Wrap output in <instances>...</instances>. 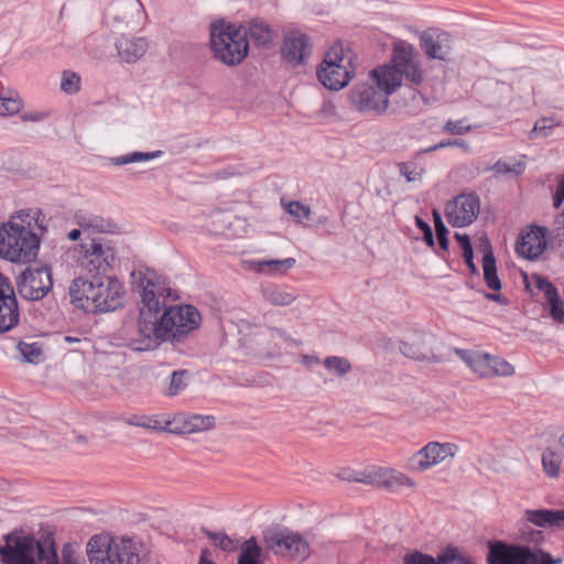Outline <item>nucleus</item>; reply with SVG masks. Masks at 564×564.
I'll return each mask as SVG.
<instances>
[{"instance_id":"obj_1","label":"nucleus","mask_w":564,"mask_h":564,"mask_svg":"<svg viewBox=\"0 0 564 564\" xmlns=\"http://www.w3.org/2000/svg\"><path fill=\"white\" fill-rule=\"evenodd\" d=\"M369 78L370 83L351 89L349 98L360 112L382 113L389 106V97L401 87L404 78L410 86H419L424 73L413 45L398 41L393 44L391 62L372 69Z\"/></svg>"},{"instance_id":"obj_2","label":"nucleus","mask_w":564,"mask_h":564,"mask_svg":"<svg viewBox=\"0 0 564 564\" xmlns=\"http://www.w3.org/2000/svg\"><path fill=\"white\" fill-rule=\"evenodd\" d=\"M162 315L154 313L151 317L140 319L141 339L130 345L138 350L154 349L161 340L181 339L200 323L199 312L192 305L164 306Z\"/></svg>"},{"instance_id":"obj_3","label":"nucleus","mask_w":564,"mask_h":564,"mask_svg":"<svg viewBox=\"0 0 564 564\" xmlns=\"http://www.w3.org/2000/svg\"><path fill=\"white\" fill-rule=\"evenodd\" d=\"M124 294L123 284L108 274L95 276L93 280L77 278L69 288L73 304L100 313L120 308L123 305Z\"/></svg>"},{"instance_id":"obj_4","label":"nucleus","mask_w":564,"mask_h":564,"mask_svg":"<svg viewBox=\"0 0 564 564\" xmlns=\"http://www.w3.org/2000/svg\"><path fill=\"white\" fill-rule=\"evenodd\" d=\"M524 539L533 545L509 544L501 541L489 543L487 564H562V557H553L539 547L544 534L539 530L524 533Z\"/></svg>"},{"instance_id":"obj_5","label":"nucleus","mask_w":564,"mask_h":564,"mask_svg":"<svg viewBox=\"0 0 564 564\" xmlns=\"http://www.w3.org/2000/svg\"><path fill=\"white\" fill-rule=\"evenodd\" d=\"M210 48L214 57L227 66L241 64L249 52L247 30L224 20L214 21L209 25Z\"/></svg>"},{"instance_id":"obj_6","label":"nucleus","mask_w":564,"mask_h":564,"mask_svg":"<svg viewBox=\"0 0 564 564\" xmlns=\"http://www.w3.org/2000/svg\"><path fill=\"white\" fill-rule=\"evenodd\" d=\"M40 239L28 226L9 220L0 224V258L13 263L35 259Z\"/></svg>"},{"instance_id":"obj_7","label":"nucleus","mask_w":564,"mask_h":564,"mask_svg":"<svg viewBox=\"0 0 564 564\" xmlns=\"http://www.w3.org/2000/svg\"><path fill=\"white\" fill-rule=\"evenodd\" d=\"M356 74L355 55L343 44L333 45L325 53L317 69L319 83L329 90H340L346 87Z\"/></svg>"},{"instance_id":"obj_8","label":"nucleus","mask_w":564,"mask_h":564,"mask_svg":"<svg viewBox=\"0 0 564 564\" xmlns=\"http://www.w3.org/2000/svg\"><path fill=\"white\" fill-rule=\"evenodd\" d=\"M90 564H141L138 545L131 539L93 536L87 544Z\"/></svg>"},{"instance_id":"obj_9","label":"nucleus","mask_w":564,"mask_h":564,"mask_svg":"<svg viewBox=\"0 0 564 564\" xmlns=\"http://www.w3.org/2000/svg\"><path fill=\"white\" fill-rule=\"evenodd\" d=\"M76 252V262L93 278L108 274L117 260L112 242L101 237L83 240Z\"/></svg>"},{"instance_id":"obj_10","label":"nucleus","mask_w":564,"mask_h":564,"mask_svg":"<svg viewBox=\"0 0 564 564\" xmlns=\"http://www.w3.org/2000/svg\"><path fill=\"white\" fill-rule=\"evenodd\" d=\"M132 278L141 289L140 319L145 321L154 313H160L161 308L165 306V299L172 296V290L165 280L153 270L134 271Z\"/></svg>"},{"instance_id":"obj_11","label":"nucleus","mask_w":564,"mask_h":564,"mask_svg":"<svg viewBox=\"0 0 564 564\" xmlns=\"http://www.w3.org/2000/svg\"><path fill=\"white\" fill-rule=\"evenodd\" d=\"M455 354L480 378L511 377L516 368L509 361L487 352L455 349Z\"/></svg>"},{"instance_id":"obj_12","label":"nucleus","mask_w":564,"mask_h":564,"mask_svg":"<svg viewBox=\"0 0 564 564\" xmlns=\"http://www.w3.org/2000/svg\"><path fill=\"white\" fill-rule=\"evenodd\" d=\"M458 452V446L451 442H429L410 459V470L424 473L435 466L451 463Z\"/></svg>"},{"instance_id":"obj_13","label":"nucleus","mask_w":564,"mask_h":564,"mask_svg":"<svg viewBox=\"0 0 564 564\" xmlns=\"http://www.w3.org/2000/svg\"><path fill=\"white\" fill-rule=\"evenodd\" d=\"M18 293L25 300L40 301L53 288L52 272L48 267L26 268L17 278Z\"/></svg>"},{"instance_id":"obj_14","label":"nucleus","mask_w":564,"mask_h":564,"mask_svg":"<svg viewBox=\"0 0 564 564\" xmlns=\"http://www.w3.org/2000/svg\"><path fill=\"white\" fill-rule=\"evenodd\" d=\"M106 21L117 30H134L142 25L144 9L140 0H113L105 13Z\"/></svg>"},{"instance_id":"obj_15","label":"nucleus","mask_w":564,"mask_h":564,"mask_svg":"<svg viewBox=\"0 0 564 564\" xmlns=\"http://www.w3.org/2000/svg\"><path fill=\"white\" fill-rule=\"evenodd\" d=\"M268 549L275 554L304 560L310 554L308 542L297 532L279 531L265 536Z\"/></svg>"},{"instance_id":"obj_16","label":"nucleus","mask_w":564,"mask_h":564,"mask_svg":"<svg viewBox=\"0 0 564 564\" xmlns=\"http://www.w3.org/2000/svg\"><path fill=\"white\" fill-rule=\"evenodd\" d=\"M479 209V197L474 193H463L447 203L445 216L452 226L465 227L477 218Z\"/></svg>"},{"instance_id":"obj_17","label":"nucleus","mask_w":564,"mask_h":564,"mask_svg":"<svg viewBox=\"0 0 564 564\" xmlns=\"http://www.w3.org/2000/svg\"><path fill=\"white\" fill-rule=\"evenodd\" d=\"M20 319L17 296L9 279L0 273V333L15 327Z\"/></svg>"},{"instance_id":"obj_18","label":"nucleus","mask_w":564,"mask_h":564,"mask_svg":"<svg viewBox=\"0 0 564 564\" xmlns=\"http://www.w3.org/2000/svg\"><path fill=\"white\" fill-rule=\"evenodd\" d=\"M546 243V228L530 226L520 232L516 250L520 257L535 260L543 253Z\"/></svg>"},{"instance_id":"obj_19","label":"nucleus","mask_w":564,"mask_h":564,"mask_svg":"<svg viewBox=\"0 0 564 564\" xmlns=\"http://www.w3.org/2000/svg\"><path fill=\"white\" fill-rule=\"evenodd\" d=\"M281 54L291 66L303 65L311 55L308 36L300 32L289 33L283 40Z\"/></svg>"},{"instance_id":"obj_20","label":"nucleus","mask_w":564,"mask_h":564,"mask_svg":"<svg viewBox=\"0 0 564 564\" xmlns=\"http://www.w3.org/2000/svg\"><path fill=\"white\" fill-rule=\"evenodd\" d=\"M370 482L390 491L402 488L416 490L417 482L406 474L390 467H379L369 474Z\"/></svg>"},{"instance_id":"obj_21","label":"nucleus","mask_w":564,"mask_h":564,"mask_svg":"<svg viewBox=\"0 0 564 564\" xmlns=\"http://www.w3.org/2000/svg\"><path fill=\"white\" fill-rule=\"evenodd\" d=\"M420 46L429 58L447 61L452 41L445 32L425 31L420 35Z\"/></svg>"},{"instance_id":"obj_22","label":"nucleus","mask_w":564,"mask_h":564,"mask_svg":"<svg viewBox=\"0 0 564 564\" xmlns=\"http://www.w3.org/2000/svg\"><path fill=\"white\" fill-rule=\"evenodd\" d=\"M116 48L123 62L133 64L147 53L149 42L144 36L122 35L116 41Z\"/></svg>"},{"instance_id":"obj_23","label":"nucleus","mask_w":564,"mask_h":564,"mask_svg":"<svg viewBox=\"0 0 564 564\" xmlns=\"http://www.w3.org/2000/svg\"><path fill=\"white\" fill-rule=\"evenodd\" d=\"M174 431L182 434L199 433L208 431L215 425L213 415L185 414L181 413L174 416Z\"/></svg>"},{"instance_id":"obj_24","label":"nucleus","mask_w":564,"mask_h":564,"mask_svg":"<svg viewBox=\"0 0 564 564\" xmlns=\"http://www.w3.org/2000/svg\"><path fill=\"white\" fill-rule=\"evenodd\" d=\"M399 349L403 356L415 360H430L434 357L425 335L421 332H414L401 341Z\"/></svg>"},{"instance_id":"obj_25","label":"nucleus","mask_w":564,"mask_h":564,"mask_svg":"<svg viewBox=\"0 0 564 564\" xmlns=\"http://www.w3.org/2000/svg\"><path fill=\"white\" fill-rule=\"evenodd\" d=\"M536 288L543 292L550 307L551 317L557 323L564 324V302L558 296L556 288L546 279L538 278Z\"/></svg>"},{"instance_id":"obj_26","label":"nucleus","mask_w":564,"mask_h":564,"mask_svg":"<svg viewBox=\"0 0 564 564\" xmlns=\"http://www.w3.org/2000/svg\"><path fill=\"white\" fill-rule=\"evenodd\" d=\"M481 247L484 252L482 270L485 282L489 289L499 291L501 289V282L497 274L496 260L491 247L487 240L482 243Z\"/></svg>"},{"instance_id":"obj_27","label":"nucleus","mask_w":564,"mask_h":564,"mask_svg":"<svg viewBox=\"0 0 564 564\" xmlns=\"http://www.w3.org/2000/svg\"><path fill=\"white\" fill-rule=\"evenodd\" d=\"M262 297L273 306H290L297 299V294L279 285H268L261 289Z\"/></svg>"},{"instance_id":"obj_28","label":"nucleus","mask_w":564,"mask_h":564,"mask_svg":"<svg viewBox=\"0 0 564 564\" xmlns=\"http://www.w3.org/2000/svg\"><path fill=\"white\" fill-rule=\"evenodd\" d=\"M246 30L247 39L250 37L258 46H267L273 40V30L263 21L253 20L246 26Z\"/></svg>"},{"instance_id":"obj_29","label":"nucleus","mask_w":564,"mask_h":564,"mask_svg":"<svg viewBox=\"0 0 564 564\" xmlns=\"http://www.w3.org/2000/svg\"><path fill=\"white\" fill-rule=\"evenodd\" d=\"M527 520L536 527H561V517L558 510H527Z\"/></svg>"},{"instance_id":"obj_30","label":"nucleus","mask_w":564,"mask_h":564,"mask_svg":"<svg viewBox=\"0 0 564 564\" xmlns=\"http://www.w3.org/2000/svg\"><path fill=\"white\" fill-rule=\"evenodd\" d=\"M76 219L84 232H107L111 228V224L107 219L97 215L80 213Z\"/></svg>"},{"instance_id":"obj_31","label":"nucleus","mask_w":564,"mask_h":564,"mask_svg":"<svg viewBox=\"0 0 564 564\" xmlns=\"http://www.w3.org/2000/svg\"><path fill=\"white\" fill-rule=\"evenodd\" d=\"M261 556L262 549L250 538L241 544L237 564H261Z\"/></svg>"},{"instance_id":"obj_32","label":"nucleus","mask_w":564,"mask_h":564,"mask_svg":"<svg viewBox=\"0 0 564 564\" xmlns=\"http://www.w3.org/2000/svg\"><path fill=\"white\" fill-rule=\"evenodd\" d=\"M295 264L294 258H286L283 260H263L256 263L257 271L267 274H284L288 270Z\"/></svg>"},{"instance_id":"obj_33","label":"nucleus","mask_w":564,"mask_h":564,"mask_svg":"<svg viewBox=\"0 0 564 564\" xmlns=\"http://www.w3.org/2000/svg\"><path fill=\"white\" fill-rule=\"evenodd\" d=\"M326 370L337 377H344L352 369L350 361L344 357L330 356L323 361Z\"/></svg>"},{"instance_id":"obj_34","label":"nucleus","mask_w":564,"mask_h":564,"mask_svg":"<svg viewBox=\"0 0 564 564\" xmlns=\"http://www.w3.org/2000/svg\"><path fill=\"white\" fill-rule=\"evenodd\" d=\"M437 564H475L457 547H447L437 555Z\"/></svg>"},{"instance_id":"obj_35","label":"nucleus","mask_w":564,"mask_h":564,"mask_svg":"<svg viewBox=\"0 0 564 564\" xmlns=\"http://www.w3.org/2000/svg\"><path fill=\"white\" fill-rule=\"evenodd\" d=\"M561 456L553 451H545L542 454V466L544 473L551 478H557L561 474Z\"/></svg>"},{"instance_id":"obj_36","label":"nucleus","mask_w":564,"mask_h":564,"mask_svg":"<svg viewBox=\"0 0 564 564\" xmlns=\"http://www.w3.org/2000/svg\"><path fill=\"white\" fill-rule=\"evenodd\" d=\"M23 108L21 97L15 93L10 96L0 97V116H13L19 113Z\"/></svg>"},{"instance_id":"obj_37","label":"nucleus","mask_w":564,"mask_h":564,"mask_svg":"<svg viewBox=\"0 0 564 564\" xmlns=\"http://www.w3.org/2000/svg\"><path fill=\"white\" fill-rule=\"evenodd\" d=\"M160 152H132L126 155L117 156L111 159L113 165L120 166L130 163H137L142 161H149L156 158Z\"/></svg>"},{"instance_id":"obj_38","label":"nucleus","mask_w":564,"mask_h":564,"mask_svg":"<svg viewBox=\"0 0 564 564\" xmlns=\"http://www.w3.org/2000/svg\"><path fill=\"white\" fill-rule=\"evenodd\" d=\"M18 349L22 356V359L26 362L37 364L41 361L42 349L37 343H24L20 341Z\"/></svg>"},{"instance_id":"obj_39","label":"nucleus","mask_w":564,"mask_h":564,"mask_svg":"<svg viewBox=\"0 0 564 564\" xmlns=\"http://www.w3.org/2000/svg\"><path fill=\"white\" fill-rule=\"evenodd\" d=\"M186 375H187V371H185V370L174 371L171 375L170 384L166 389L167 395H170V397L176 395L187 387V383L185 381Z\"/></svg>"},{"instance_id":"obj_40","label":"nucleus","mask_w":564,"mask_h":564,"mask_svg":"<svg viewBox=\"0 0 564 564\" xmlns=\"http://www.w3.org/2000/svg\"><path fill=\"white\" fill-rule=\"evenodd\" d=\"M80 88V77L70 70H65L62 76L61 89L66 94H75Z\"/></svg>"},{"instance_id":"obj_41","label":"nucleus","mask_w":564,"mask_h":564,"mask_svg":"<svg viewBox=\"0 0 564 564\" xmlns=\"http://www.w3.org/2000/svg\"><path fill=\"white\" fill-rule=\"evenodd\" d=\"M207 535L216 546L224 551H231L235 549L234 540L224 532H208Z\"/></svg>"},{"instance_id":"obj_42","label":"nucleus","mask_w":564,"mask_h":564,"mask_svg":"<svg viewBox=\"0 0 564 564\" xmlns=\"http://www.w3.org/2000/svg\"><path fill=\"white\" fill-rule=\"evenodd\" d=\"M269 337L273 341V346L278 349L291 341L290 335L283 328L270 327L268 329Z\"/></svg>"},{"instance_id":"obj_43","label":"nucleus","mask_w":564,"mask_h":564,"mask_svg":"<svg viewBox=\"0 0 564 564\" xmlns=\"http://www.w3.org/2000/svg\"><path fill=\"white\" fill-rule=\"evenodd\" d=\"M403 564H437V557L415 551L404 555Z\"/></svg>"},{"instance_id":"obj_44","label":"nucleus","mask_w":564,"mask_h":564,"mask_svg":"<svg viewBox=\"0 0 564 564\" xmlns=\"http://www.w3.org/2000/svg\"><path fill=\"white\" fill-rule=\"evenodd\" d=\"M491 170L496 173V174H509V173H513L516 175H519L523 172L524 170V165L520 162H518L517 164H509L507 162H502V161H498L497 163H495L491 167Z\"/></svg>"},{"instance_id":"obj_45","label":"nucleus","mask_w":564,"mask_h":564,"mask_svg":"<svg viewBox=\"0 0 564 564\" xmlns=\"http://www.w3.org/2000/svg\"><path fill=\"white\" fill-rule=\"evenodd\" d=\"M443 131L452 134H465L471 130V126L466 124L464 120H448L443 126Z\"/></svg>"},{"instance_id":"obj_46","label":"nucleus","mask_w":564,"mask_h":564,"mask_svg":"<svg viewBox=\"0 0 564 564\" xmlns=\"http://www.w3.org/2000/svg\"><path fill=\"white\" fill-rule=\"evenodd\" d=\"M286 210L290 215L295 217L297 220L307 219L311 214L310 207H307L299 202L289 203L286 206Z\"/></svg>"},{"instance_id":"obj_47","label":"nucleus","mask_w":564,"mask_h":564,"mask_svg":"<svg viewBox=\"0 0 564 564\" xmlns=\"http://www.w3.org/2000/svg\"><path fill=\"white\" fill-rule=\"evenodd\" d=\"M558 123H556L552 118H542L541 120L536 121L532 131V134H541L543 137H546L550 131L556 127Z\"/></svg>"},{"instance_id":"obj_48","label":"nucleus","mask_w":564,"mask_h":564,"mask_svg":"<svg viewBox=\"0 0 564 564\" xmlns=\"http://www.w3.org/2000/svg\"><path fill=\"white\" fill-rule=\"evenodd\" d=\"M399 170L401 175L404 176L408 182H415L421 180V171H417L415 167H413L411 163L399 164Z\"/></svg>"},{"instance_id":"obj_49","label":"nucleus","mask_w":564,"mask_h":564,"mask_svg":"<svg viewBox=\"0 0 564 564\" xmlns=\"http://www.w3.org/2000/svg\"><path fill=\"white\" fill-rule=\"evenodd\" d=\"M435 232H436V237H437L440 247L442 248V250L447 251L449 241L447 238L448 230H447L446 226L438 224V226L435 227Z\"/></svg>"},{"instance_id":"obj_50","label":"nucleus","mask_w":564,"mask_h":564,"mask_svg":"<svg viewBox=\"0 0 564 564\" xmlns=\"http://www.w3.org/2000/svg\"><path fill=\"white\" fill-rule=\"evenodd\" d=\"M10 220H15L17 223L22 224L23 226H28L32 229V221L35 220V217L32 216L30 212L20 210L17 213V215L12 216Z\"/></svg>"},{"instance_id":"obj_51","label":"nucleus","mask_w":564,"mask_h":564,"mask_svg":"<svg viewBox=\"0 0 564 564\" xmlns=\"http://www.w3.org/2000/svg\"><path fill=\"white\" fill-rule=\"evenodd\" d=\"M446 147H460L465 151L469 150V145L464 140H453V141H441L440 143L431 147L427 151H436Z\"/></svg>"},{"instance_id":"obj_52","label":"nucleus","mask_w":564,"mask_h":564,"mask_svg":"<svg viewBox=\"0 0 564 564\" xmlns=\"http://www.w3.org/2000/svg\"><path fill=\"white\" fill-rule=\"evenodd\" d=\"M564 202V174L561 176L554 195V207L560 208Z\"/></svg>"},{"instance_id":"obj_53","label":"nucleus","mask_w":564,"mask_h":564,"mask_svg":"<svg viewBox=\"0 0 564 564\" xmlns=\"http://www.w3.org/2000/svg\"><path fill=\"white\" fill-rule=\"evenodd\" d=\"M142 334L140 333V318L138 319L137 326L129 333L128 337L126 338V345L134 350L139 351L138 349L133 348L130 344L133 340L141 339Z\"/></svg>"},{"instance_id":"obj_54","label":"nucleus","mask_w":564,"mask_h":564,"mask_svg":"<svg viewBox=\"0 0 564 564\" xmlns=\"http://www.w3.org/2000/svg\"><path fill=\"white\" fill-rule=\"evenodd\" d=\"M47 117V115L45 112H29V113H25L22 116V119L24 121H33V122H36V121H41V120H44L45 118Z\"/></svg>"},{"instance_id":"obj_55","label":"nucleus","mask_w":564,"mask_h":564,"mask_svg":"<svg viewBox=\"0 0 564 564\" xmlns=\"http://www.w3.org/2000/svg\"><path fill=\"white\" fill-rule=\"evenodd\" d=\"M455 239L457 240V242L459 243V246L462 247L463 250H465V248H470L471 247L470 239L465 234L456 232L455 234Z\"/></svg>"},{"instance_id":"obj_56","label":"nucleus","mask_w":564,"mask_h":564,"mask_svg":"<svg viewBox=\"0 0 564 564\" xmlns=\"http://www.w3.org/2000/svg\"><path fill=\"white\" fill-rule=\"evenodd\" d=\"M151 420L149 417H133L129 421L130 424L142 426V427H151Z\"/></svg>"},{"instance_id":"obj_57","label":"nucleus","mask_w":564,"mask_h":564,"mask_svg":"<svg viewBox=\"0 0 564 564\" xmlns=\"http://www.w3.org/2000/svg\"><path fill=\"white\" fill-rule=\"evenodd\" d=\"M322 117H329L335 113V106L330 102H326L319 110Z\"/></svg>"},{"instance_id":"obj_58","label":"nucleus","mask_w":564,"mask_h":564,"mask_svg":"<svg viewBox=\"0 0 564 564\" xmlns=\"http://www.w3.org/2000/svg\"><path fill=\"white\" fill-rule=\"evenodd\" d=\"M415 224L423 235L432 230L431 226L419 216H415Z\"/></svg>"},{"instance_id":"obj_59","label":"nucleus","mask_w":564,"mask_h":564,"mask_svg":"<svg viewBox=\"0 0 564 564\" xmlns=\"http://www.w3.org/2000/svg\"><path fill=\"white\" fill-rule=\"evenodd\" d=\"M423 239L424 241L426 242V245L429 247H433L434 246V236H433V231L430 230L429 232L424 234L423 235Z\"/></svg>"},{"instance_id":"obj_60","label":"nucleus","mask_w":564,"mask_h":564,"mask_svg":"<svg viewBox=\"0 0 564 564\" xmlns=\"http://www.w3.org/2000/svg\"><path fill=\"white\" fill-rule=\"evenodd\" d=\"M82 232H84V231H83V229L79 227V229H73V230H70V231L68 232V235H67V236H68V238H69L70 240H74V241H75V240H77V239L80 237Z\"/></svg>"},{"instance_id":"obj_61","label":"nucleus","mask_w":564,"mask_h":564,"mask_svg":"<svg viewBox=\"0 0 564 564\" xmlns=\"http://www.w3.org/2000/svg\"><path fill=\"white\" fill-rule=\"evenodd\" d=\"M303 361L306 365L319 364V359L315 356H304Z\"/></svg>"},{"instance_id":"obj_62","label":"nucleus","mask_w":564,"mask_h":564,"mask_svg":"<svg viewBox=\"0 0 564 564\" xmlns=\"http://www.w3.org/2000/svg\"><path fill=\"white\" fill-rule=\"evenodd\" d=\"M433 218H434V225H435V227H437V226H438V224H440V225H444V223H443V220H442V217H441L440 213H438L437 210H435V209L433 210Z\"/></svg>"},{"instance_id":"obj_63","label":"nucleus","mask_w":564,"mask_h":564,"mask_svg":"<svg viewBox=\"0 0 564 564\" xmlns=\"http://www.w3.org/2000/svg\"><path fill=\"white\" fill-rule=\"evenodd\" d=\"M463 257H464L465 261L473 259V247L465 248V250H463Z\"/></svg>"},{"instance_id":"obj_64","label":"nucleus","mask_w":564,"mask_h":564,"mask_svg":"<svg viewBox=\"0 0 564 564\" xmlns=\"http://www.w3.org/2000/svg\"><path fill=\"white\" fill-rule=\"evenodd\" d=\"M465 262L468 265V268L471 271V273H477L478 272V270H477L473 259L466 260Z\"/></svg>"}]
</instances>
